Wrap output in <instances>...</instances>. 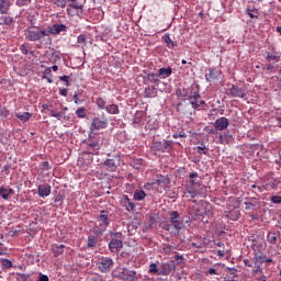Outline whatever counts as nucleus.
I'll return each mask as SVG.
<instances>
[{
  "label": "nucleus",
  "instance_id": "dca6fc26",
  "mask_svg": "<svg viewBox=\"0 0 281 281\" xmlns=\"http://www.w3.org/2000/svg\"><path fill=\"white\" fill-rule=\"evenodd\" d=\"M37 194L41 199L49 196V194H52V186H49L48 183L38 186Z\"/></svg>",
  "mask_w": 281,
  "mask_h": 281
},
{
  "label": "nucleus",
  "instance_id": "69168bd1",
  "mask_svg": "<svg viewBox=\"0 0 281 281\" xmlns=\"http://www.w3.org/2000/svg\"><path fill=\"white\" fill-rule=\"evenodd\" d=\"M63 201H65V198L60 194L55 196V203H59V205L63 204Z\"/></svg>",
  "mask_w": 281,
  "mask_h": 281
},
{
  "label": "nucleus",
  "instance_id": "0e129e2a",
  "mask_svg": "<svg viewBox=\"0 0 281 281\" xmlns=\"http://www.w3.org/2000/svg\"><path fill=\"white\" fill-rule=\"evenodd\" d=\"M21 234V227H18V229H12L9 232V236H19Z\"/></svg>",
  "mask_w": 281,
  "mask_h": 281
},
{
  "label": "nucleus",
  "instance_id": "c9c22d12",
  "mask_svg": "<svg viewBox=\"0 0 281 281\" xmlns=\"http://www.w3.org/2000/svg\"><path fill=\"white\" fill-rule=\"evenodd\" d=\"M88 41H89V36H87L86 34H80L77 37V43H78L79 47H87Z\"/></svg>",
  "mask_w": 281,
  "mask_h": 281
},
{
  "label": "nucleus",
  "instance_id": "052dcab7",
  "mask_svg": "<svg viewBox=\"0 0 281 281\" xmlns=\"http://www.w3.org/2000/svg\"><path fill=\"white\" fill-rule=\"evenodd\" d=\"M74 102L75 104H82V102H85V100H80V94H74Z\"/></svg>",
  "mask_w": 281,
  "mask_h": 281
},
{
  "label": "nucleus",
  "instance_id": "ddd939ff",
  "mask_svg": "<svg viewBox=\"0 0 281 281\" xmlns=\"http://www.w3.org/2000/svg\"><path fill=\"white\" fill-rule=\"evenodd\" d=\"M175 269H177L175 261L162 263L161 269L158 272V276H170V273H172Z\"/></svg>",
  "mask_w": 281,
  "mask_h": 281
},
{
  "label": "nucleus",
  "instance_id": "e2e57ef3",
  "mask_svg": "<svg viewBox=\"0 0 281 281\" xmlns=\"http://www.w3.org/2000/svg\"><path fill=\"white\" fill-rule=\"evenodd\" d=\"M0 256H8V249L0 243Z\"/></svg>",
  "mask_w": 281,
  "mask_h": 281
},
{
  "label": "nucleus",
  "instance_id": "e433bc0d",
  "mask_svg": "<svg viewBox=\"0 0 281 281\" xmlns=\"http://www.w3.org/2000/svg\"><path fill=\"white\" fill-rule=\"evenodd\" d=\"M147 80L148 82H151L153 85H156L158 87L159 85V75L157 74H147Z\"/></svg>",
  "mask_w": 281,
  "mask_h": 281
},
{
  "label": "nucleus",
  "instance_id": "de8ad7c7",
  "mask_svg": "<svg viewBox=\"0 0 281 281\" xmlns=\"http://www.w3.org/2000/svg\"><path fill=\"white\" fill-rule=\"evenodd\" d=\"M10 115V110H7L5 106H0V117L5 119Z\"/></svg>",
  "mask_w": 281,
  "mask_h": 281
},
{
  "label": "nucleus",
  "instance_id": "8fccbe9b",
  "mask_svg": "<svg viewBox=\"0 0 281 281\" xmlns=\"http://www.w3.org/2000/svg\"><path fill=\"white\" fill-rule=\"evenodd\" d=\"M68 1L69 0H55L54 4L57 5V8H66Z\"/></svg>",
  "mask_w": 281,
  "mask_h": 281
},
{
  "label": "nucleus",
  "instance_id": "4468645a",
  "mask_svg": "<svg viewBox=\"0 0 281 281\" xmlns=\"http://www.w3.org/2000/svg\"><path fill=\"white\" fill-rule=\"evenodd\" d=\"M215 131H226V128L229 126V119L222 116L217 119L214 123Z\"/></svg>",
  "mask_w": 281,
  "mask_h": 281
},
{
  "label": "nucleus",
  "instance_id": "4d7b16f0",
  "mask_svg": "<svg viewBox=\"0 0 281 281\" xmlns=\"http://www.w3.org/2000/svg\"><path fill=\"white\" fill-rule=\"evenodd\" d=\"M59 80H61V82H65V87H70V82H69V76H61L59 77Z\"/></svg>",
  "mask_w": 281,
  "mask_h": 281
},
{
  "label": "nucleus",
  "instance_id": "4c0bfd02",
  "mask_svg": "<svg viewBox=\"0 0 281 281\" xmlns=\"http://www.w3.org/2000/svg\"><path fill=\"white\" fill-rule=\"evenodd\" d=\"M95 104H97V106H98V109H101V110H103V111H105L106 110V99H104V98H102V97H98L97 99H95Z\"/></svg>",
  "mask_w": 281,
  "mask_h": 281
},
{
  "label": "nucleus",
  "instance_id": "37998d69",
  "mask_svg": "<svg viewBox=\"0 0 281 281\" xmlns=\"http://www.w3.org/2000/svg\"><path fill=\"white\" fill-rule=\"evenodd\" d=\"M187 194H190L191 199H195L199 195V191L191 186L187 188Z\"/></svg>",
  "mask_w": 281,
  "mask_h": 281
},
{
  "label": "nucleus",
  "instance_id": "3c124183",
  "mask_svg": "<svg viewBox=\"0 0 281 281\" xmlns=\"http://www.w3.org/2000/svg\"><path fill=\"white\" fill-rule=\"evenodd\" d=\"M41 170L43 172L47 171V170H52V166H49V161H43L41 165Z\"/></svg>",
  "mask_w": 281,
  "mask_h": 281
},
{
  "label": "nucleus",
  "instance_id": "a19ab883",
  "mask_svg": "<svg viewBox=\"0 0 281 281\" xmlns=\"http://www.w3.org/2000/svg\"><path fill=\"white\" fill-rule=\"evenodd\" d=\"M47 76H52V68L47 67L44 71V75L42 76L43 80H47L48 85H52L54 80L52 78H48Z\"/></svg>",
  "mask_w": 281,
  "mask_h": 281
},
{
  "label": "nucleus",
  "instance_id": "1a4fd4ad",
  "mask_svg": "<svg viewBox=\"0 0 281 281\" xmlns=\"http://www.w3.org/2000/svg\"><path fill=\"white\" fill-rule=\"evenodd\" d=\"M265 58L268 63H280V53L276 50V47L270 46L269 49L265 52Z\"/></svg>",
  "mask_w": 281,
  "mask_h": 281
},
{
  "label": "nucleus",
  "instance_id": "f704fd0d",
  "mask_svg": "<svg viewBox=\"0 0 281 281\" xmlns=\"http://www.w3.org/2000/svg\"><path fill=\"white\" fill-rule=\"evenodd\" d=\"M278 189V180L272 179L266 186L263 187V190H267L268 192H271V190Z\"/></svg>",
  "mask_w": 281,
  "mask_h": 281
},
{
  "label": "nucleus",
  "instance_id": "bf43d9fd",
  "mask_svg": "<svg viewBox=\"0 0 281 281\" xmlns=\"http://www.w3.org/2000/svg\"><path fill=\"white\" fill-rule=\"evenodd\" d=\"M271 203H274L276 205H279V203H281V196L280 195H273L271 198Z\"/></svg>",
  "mask_w": 281,
  "mask_h": 281
},
{
  "label": "nucleus",
  "instance_id": "864d4df0",
  "mask_svg": "<svg viewBox=\"0 0 281 281\" xmlns=\"http://www.w3.org/2000/svg\"><path fill=\"white\" fill-rule=\"evenodd\" d=\"M52 60L56 63V60H60V53L58 50H53L50 55Z\"/></svg>",
  "mask_w": 281,
  "mask_h": 281
},
{
  "label": "nucleus",
  "instance_id": "c756f323",
  "mask_svg": "<svg viewBox=\"0 0 281 281\" xmlns=\"http://www.w3.org/2000/svg\"><path fill=\"white\" fill-rule=\"evenodd\" d=\"M52 251L54 254L55 257H58V256H63V254H65V245H53L52 246Z\"/></svg>",
  "mask_w": 281,
  "mask_h": 281
},
{
  "label": "nucleus",
  "instance_id": "20e7f679",
  "mask_svg": "<svg viewBox=\"0 0 281 281\" xmlns=\"http://www.w3.org/2000/svg\"><path fill=\"white\" fill-rule=\"evenodd\" d=\"M97 225L94 229H98L100 234H104L106 232V228L109 227V211H101L98 220Z\"/></svg>",
  "mask_w": 281,
  "mask_h": 281
},
{
  "label": "nucleus",
  "instance_id": "aec40b11",
  "mask_svg": "<svg viewBox=\"0 0 281 281\" xmlns=\"http://www.w3.org/2000/svg\"><path fill=\"white\" fill-rule=\"evenodd\" d=\"M12 0H0V14H9Z\"/></svg>",
  "mask_w": 281,
  "mask_h": 281
},
{
  "label": "nucleus",
  "instance_id": "412c9836",
  "mask_svg": "<svg viewBox=\"0 0 281 281\" xmlns=\"http://www.w3.org/2000/svg\"><path fill=\"white\" fill-rule=\"evenodd\" d=\"M184 98H188V100L190 102L196 98H201V93L199 92V89H196V88H189L187 91V94H184Z\"/></svg>",
  "mask_w": 281,
  "mask_h": 281
},
{
  "label": "nucleus",
  "instance_id": "79ce46f5",
  "mask_svg": "<svg viewBox=\"0 0 281 281\" xmlns=\"http://www.w3.org/2000/svg\"><path fill=\"white\" fill-rule=\"evenodd\" d=\"M144 199H146V192L144 190L134 192L135 201H144Z\"/></svg>",
  "mask_w": 281,
  "mask_h": 281
},
{
  "label": "nucleus",
  "instance_id": "603ef678",
  "mask_svg": "<svg viewBox=\"0 0 281 281\" xmlns=\"http://www.w3.org/2000/svg\"><path fill=\"white\" fill-rule=\"evenodd\" d=\"M71 3H69V8H74V10H82L81 4L77 3L76 0H69Z\"/></svg>",
  "mask_w": 281,
  "mask_h": 281
},
{
  "label": "nucleus",
  "instance_id": "6e6552de",
  "mask_svg": "<svg viewBox=\"0 0 281 281\" xmlns=\"http://www.w3.org/2000/svg\"><path fill=\"white\" fill-rule=\"evenodd\" d=\"M226 95H229L231 98L244 99L247 94L245 93V89L239 88L236 85H232V87L229 89H227Z\"/></svg>",
  "mask_w": 281,
  "mask_h": 281
},
{
  "label": "nucleus",
  "instance_id": "473e14b6",
  "mask_svg": "<svg viewBox=\"0 0 281 281\" xmlns=\"http://www.w3.org/2000/svg\"><path fill=\"white\" fill-rule=\"evenodd\" d=\"M162 41L166 43L169 49H175V47H177V42L172 41V38H170V35L168 34L162 36Z\"/></svg>",
  "mask_w": 281,
  "mask_h": 281
},
{
  "label": "nucleus",
  "instance_id": "338daca9",
  "mask_svg": "<svg viewBox=\"0 0 281 281\" xmlns=\"http://www.w3.org/2000/svg\"><path fill=\"white\" fill-rule=\"evenodd\" d=\"M256 280L257 281H267V276H265V274H259V277H256Z\"/></svg>",
  "mask_w": 281,
  "mask_h": 281
},
{
  "label": "nucleus",
  "instance_id": "b1692460",
  "mask_svg": "<svg viewBox=\"0 0 281 281\" xmlns=\"http://www.w3.org/2000/svg\"><path fill=\"white\" fill-rule=\"evenodd\" d=\"M124 281H135L137 280V272L135 270H124L123 271Z\"/></svg>",
  "mask_w": 281,
  "mask_h": 281
},
{
  "label": "nucleus",
  "instance_id": "5701e85b",
  "mask_svg": "<svg viewBox=\"0 0 281 281\" xmlns=\"http://www.w3.org/2000/svg\"><path fill=\"white\" fill-rule=\"evenodd\" d=\"M192 109L201 111V109H205V101L201 100V98H195L189 101Z\"/></svg>",
  "mask_w": 281,
  "mask_h": 281
},
{
  "label": "nucleus",
  "instance_id": "680f3d73",
  "mask_svg": "<svg viewBox=\"0 0 281 281\" xmlns=\"http://www.w3.org/2000/svg\"><path fill=\"white\" fill-rule=\"evenodd\" d=\"M206 276H220V273L216 268H210Z\"/></svg>",
  "mask_w": 281,
  "mask_h": 281
},
{
  "label": "nucleus",
  "instance_id": "423d86ee",
  "mask_svg": "<svg viewBox=\"0 0 281 281\" xmlns=\"http://www.w3.org/2000/svg\"><path fill=\"white\" fill-rule=\"evenodd\" d=\"M120 161H122L120 154H114L103 162V166H105L109 172H115L117 170V166H120Z\"/></svg>",
  "mask_w": 281,
  "mask_h": 281
},
{
  "label": "nucleus",
  "instance_id": "f03ea898",
  "mask_svg": "<svg viewBox=\"0 0 281 281\" xmlns=\"http://www.w3.org/2000/svg\"><path fill=\"white\" fill-rule=\"evenodd\" d=\"M169 223L164 226V229L166 232H170L171 227L179 234L181 229H183V220H181V214H179V211H172L169 214Z\"/></svg>",
  "mask_w": 281,
  "mask_h": 281
},
{
  "label": "nucleus",
  "instance_id": "39448f33",
  "mask_svg": "<svg viewBox=\"0 0 281 281\" xmlns=\"http://www.w3.org/2000/svg\"><path fill=\"white\" fill-rule=\"evenodd\" d=\"M124 247V244L122 241V233H112V239L109 243V249L112 251V254H117L120 249Z\"/></svg>",
  "mask_w": 281,
  "mask_h": 281
},
{
  "label": "nucleus",
  "instance_id": "7ed1b4c3",
  "mask_svg": "<svg viewBox=\"0 0 281 281\" xmlns=\"http://www.w3.org/2000/svg\"><path fill=\"white\" fill-rule=\"evenodd\" d=\"M115 262L113 261V258L111 257H104L101 256L97 260V267L101 273H110L113 269Z\"/></svg>",
  "mask_w": 281,
  "mask_h": 281
},
{
  "label": "nucleus",
  "instance_id": "5fc2aeb1",
  "mask_svg": "<svg viewBox=\"0 0 281 281\" xmlns=\"http://www.w3.org/2000/svg\"><path fill=\"white\" fill-rule=\"evenodd\" d=\"M172 137L173 139H179V137L186 139V137H188V134H186L184 132H180V133L173 134Z\"/></svg>",
  "mask_w": 281,
  "mask_h": 281
},
{
  "label": "nucleus",
  "instance_id": "bb28decb",
  "mask_svg": "<svg viewBox=\"0 0 281 281\" xmlns=\"http://www.w3.org/2000/svg\"><path fill=\"white\" fill-rule=\"evenodd\" d=\"M245 210H258L260 203L256 199H250L244 202Z\"/></svg>",
  "mask_w": 281,
  "mask_h": 281
},
{
  "label": "nucleus",
  "instance_id": "774afa93",
  "mask_svg": "<svg viewBox=\"0 0 281 281\" xmlns=\"http://www.w3.org/2000/svg\"><path fill=\"white\" fill-rule=\"evenodd\" d=\"M40 281H49V277H47L46 274H41Z\"/></svg>",
  "mask_w": 281,
  "mask_h": 281
},
{
  "label": "nucleus",
  "instance_id": "4be33fe9",
  "mask_svg": "<svg viewBox=\"0 0 281 281\" xmlns=\"http://www.w3.org/2000/svg\"><path fill=\"white\" fill-rule=\"evenodd\" d=\"M123 206L125 207L126 212H135V202L128 199V195L123 196Z\"/></svg>",
  "mask_w": 281,
  "mask_h": 281
},
{
  "label": "nucleus",
  "instance_id": "ea45409f",
  "mask_svg": "<svg viewBox=\"0 0 281 281\" xmlns=\"http://www.w3.org/2000/svg\"><path fill=\"white\" fill-rule=\"evenodd\" d=\"M75 115H77V117H79L80 120L87 117V109L85 106H79L76 110Z\"/></svg>",
  "mask_w": 281,
  "mask_h": 281
},
{
  "label": "nucleus",
  "instance_id": "49530a36",
  "mask_svg": "<svg viewBox=\"0 0 281 281\" xmlns=\"http://www.w3.org/2000/svg\"><path fill=\"white\" fill-rule=\"evenodd\" d=\"M198 177H199L198 172H191L189 175L190 183L192 187L196 186V180H194V179H196Z\"/></svg>",
  "mask_w": 281,
  "mask_h": 281
},
{
  "label": "nucleus",
  "instance_id": "72a5a7b5",
  "mask_svg": "<svg viewBox=\"0 0 281 281\" xmlns=\"http://www.w3.org/2000/svg\"><path fill=\"white\" fill-rule=\"evenodd\" d=\"M15 117H18V120H20V122H29V120L32 117V113L30 112H23L21 113H15Z\"/></svg>",
  "mask_w": 281,
  "mask_h": 281
},
{
  "label": "nucleus",
  "instance_id": "f257e3e1",
  "mask_svg": "<svg viewBox=\"0 0 281 281\" xmlns=\"http://www.w3.org/2000/svg\"><path fill=\"white\" fill-rule=\"evenodd\" d=\"M25 41L35 43L36 41H43L47 36L46 30H41L38 26H29L24 30Z\"/></svg>",
  "mask_w": 281,
  "mask_h": 281
},
{
  "label": "nucleus",
  "instance_id": "a878e982",
  "mask_svg": "<svg viewBox=\"0 0 281 281\" xmlns=\"http://www.w3.org/2000/svg\"><path fill=\"white\" fill-rule=\"evenodd\" d=\"M226 216L231 221H238V218H240V210L238 207H234L233 210L226 212Z\"/></svg>",
  "mask_w": 281,
  "mask_h": 281
},
{
  "label": "nucleus",
  "instance_id": "f3484780",
  "mask_svg": "<svg viewBox=\"0 0 281 281\" xmlns=\"http://www.w3.org/2000/svg\"><path fill=\"white\" fill-rule=\"evenodd\" d=\"M218 76H221V70L216 68H210L209 72L205 74V80L206 82H214L215 80H218Z\"/></svg>",
  "mask_w": 281,
  "mask_h": 281
},
{
  "label": "nucleus",
  "instance_id": "58836bf2",
  "mask_svg": "<svg viewBox=\"0 0 281 281\" xmlns=\"http://www.w3.org/2000/svg\"><path fill=\"white\" fill-rule=\"evenodd\" d=\"M0 25H12V23H14V19L12 16H8V15H2L0 18Z\"/></svg>",
  "mask_w": 281,
  "mask_h": 281
},
{
  "label": "nucleus",
  "instance_id": "6e6d98bb",
  "mask_svg": "<svg viewBox=\"0 0 281 281\" xmlns=\"http://www.w3.org/2000/svg\"><path fill=\"white\" fill-rule=\"evenodd\" d=\"M149 272L159 274V269H157V263H150L149 265Z\"/></svg>",
  "mask_w": 281,
  "mask_h": 281
},
{
  "label": "nucleus",
  "instance_id": "9b49d317",
  "mask_svg": "<svg viewBox=\"0 0 281 281\" xmlns=\"http://www.w3.org/2000/svg\"><path fill=\"white\" fill-rule=\"evenodd\" d=\"M109 126V121L106 119L100 120L99 117L92 119L91 122V131H101L102 128H106Z\"/></svg>",
  "mask_w": 281,
  "mask_h": 281
},
{
  "label": "nucleus",
  "instance_id": "c85d7f7f",
  "mask_svg": "<svg viewBox=\"0 0 281 281\" xmlns=\"http://www.w3.org/2000/svg\"><path fill=\"white\" fill-rule=\"evenodd\" d=\"M170 76H172V68L168 67V68L158 69L159 78L166 79V78H170Z\"/></svg>",
  "mask_w": 281,
  "mask_h": 281
},
{
  "label": "nucleus",
  "instance_id": "2f4dec72",
  "mask_svg": "<svg viewBox=\"0 0 281 281\" xmlns=\"http://www.w3.org/2000/svg\"><path fill=\"white\" fill-rule=\"evenodd\" d=\"M105 111L106 113H110V115H119L120 106H117V104L115 103H112L110 105H106Z\"/></svg>",
  "mask_w": 281,
  "mask_h": 281
},
{
  "label": "nucleus",
  "instance_id": "6ab92c4d",
  "mask_svg": "<svg viewBox=\"0 0 281 281\" xmlns=\"http://www.w3.org/2000/svg\"><path fill=\"white\" fill-rule=\"evenodd\" d=\"M12 194H14V189H12L10 187H0V196L4 201H8V199H10V196H12Z\"/></svg>",
  "mask_w": 281,
  "mask_h": 281
},
{
  "label": "nucleus",
  "instance_id": "c03bdc74",
  "mask_svg": "<svg viewBox=\"0 0 281 281\" xmlns=\"http://www.w3.org/2000/svg\"><path fill=\"white\" fill-rule=\"evenodd\" d=\"M30 3H32V0H15V5H18V8H27Z\"/></svg>",
  "mask_w": 281,
  "mask_h": 281
},
{
  "label": "nucleus",
  "instance_id": "09e8293b",
  "mask_svg": "<svg viewBox=\"0 0 281 281\" xmlns=\"http://www.w3.org/2000/svg\"><path fill=\"white\" fill-rule=\"evenodd\" d=\"M195 150L199 155H207L209 153L207 147L205 146H198Z\"/></svg>",
  "mask_w": 281,
  "mask_h": 281
},
{
  "label": "nucleus",
  "instance_id": "a211bd4d",
  "mask_svg": "<svg viewBox=\"0 0 281 281\" xmlns=\"http://www.w3.org/2000/svg\"><path fill=\"white\" fill-rule=\"evenodd\" d=\"M14 267V263L10 259L0 258V276L3 273V271H8V269H12Z\"/></svg>",
  "mask_w": 281,
  "mask_h": 281
},
{
  "label": "nucleus",
  "instance_id": "7c9ffc66",
  "mask_svg": "<svg viewBox=\"0 0 281 281\" xmlns=\"http://www.w3.org/2000/svg\"><path fill=\"white\" fill-rule=\"evenodd\" d=\"M252 276H262V268H260V261L258 259L252 263Z\"/></svg>",
  "mask_w": 281,
  "mask_h": 281
},
{
  "label": "nucleus",
  "instance_id": "393cba45",
  "mask_svg": "<svg viewBox=\"0 0 281 281\" xmlns=\"http://www.w3.org/2000/svg\"><path fill=\"white\" fill-rule=\"evenodd\" d=\"M278 238H280V232H268L267 241L269 245H276L278 243Z\"/></svg>",
  "mask_w": 281,
  "mask_h": 281
},
{
  "label": "nucleus",
  "instance_id": "2eb2a0df",
  "mask_svg": "<svg viewBox=\"0 0 281 281\" xmlns=\"http://www.w3.org/2000/svg\"><path fill=\"white\" fill-rule=\"evenodd\" d=\"M153 148L159 153H166V150H170V148H172V145L168 140L155 142L153 144Z\"/></svg>",
  "mask_w": 281,
  "mask_h": 281
},
{
  "label": "nucleus",
  "instance_id": "13d9d810",
  "mask_svg": "<svg viewBox=\"0 0 281 281\" xmlns=\"http://www.w3.org/2000/svg\"><path fill=\"white\" fill-rule=\"evenodd\" d=\"M228 273L233 276V278H236L238 276V270L236 268H226Z\"/></svg>",
  "mask_w": 281,
  "mask_h": 281
},
{
  "label": "nucleus",
  "instance_id": "9d476101",
  "mask_svg": "<svg viewBox=\"0 0 281 281\" xmlns=\"http://www.w3.org/2000/svg\"><path fill=\"white\" fill-rule=\"evenodd\" d=\"M100 148H102V143L99 140H88L87 150L89 155H100Z\"/></svg>",
  "mask_w": 281,
  "mask_h": 281
},
{
  "label": "nucleus",
  "instance_id": "a18cd8bd",
  "mask_svg": "<svg viewBox=\"0 0 281 281\" xmlns=\"http://www.w3.org/2000/svg\"><path fill=\"white\" fill-rule=\"evenodd\" d=\"M50 111V117H56V120H63L65 117V112H56L54 110Z\"/></svg>",
  "mask_w": 281,
  "mask_h": 281
},
{
  "label": "nucleus",
  "instance_id": "0eeeda50",
  "mask_svg": "<svg viewBox=\"0 0 281 281\" xmlns=\"http://www.w3.org/2000/svg\"><path fill=\"white\" fill-rule=\"evenodd\" d=\"M102 236V233L98 228H93L90 231V234L88 235V241H87V247L88 249H93L99 243L98 237Z\"/></svg>",
  "mask_w": 281,
  "mask_h": 281
},
{
  "label": "nucleus",
  "instance_id": "cd10ccee",
  "mask_svg": "<svg viewBox=\"0 0 281 281\" xmlns=\"http://www.w3.org/2000/svg\"><path fill=\"white\" fill-rule=\"evenodd\" d=\"M156 186H160V188H167L169 189L170 188V177H161L160 179L156 180Z\"/></svg>",
  "mask_w": 281,
  "mask_h": 281
},
{
  "label": "nucleus",
  "instance_id": "f8f14e48",
  "mask_svg": "<svg viewBox=\"0 0 281 281\" xmlns=\"http://www.w3.org/2000/svg\"><path fill=\"white\" fill-rule=\"evenodd\" d=\"M60 32H67V25L54 24L53 26H47L46 29L47 36H49V34H53L54 36H56L60 34Z\"/></svg>",
  "mask_w": 281,
  "mask_h": 281
}]
</instances>
